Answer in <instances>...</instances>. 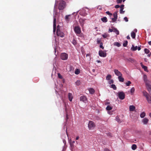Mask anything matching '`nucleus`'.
Returning <instances> with one entry per match:
<instances>
[{
  "label": "nucleus",
  "instance_id": "obj_32",
  "mask_svg": "<svg viewBox=\"0 0 151 151\" xmlns=\"http://www.w3.org/2000/svg\"><path fill=\"white\" fill-rule=\"evenodd\" d=\"M112 109V107L110 106H108L107 107H106V109L107 110H111Z\"/></svg>",
  "mask_w": 151,
  "mask_h": 151
},
{
  "label": "nucleus",
  "instance_id": "obj_33",
  "mask_svg": "<svg viewBox=\"0 0 151 151\" xmlns=\"http://www.w3.org/2000/svg\"><path fill=\"white\" fill-rule=\"evenodd\" d=\"M70 16V15H67L65 17V19L67 21H69V17Z\"/></svg>",
  "mask_w": 151,
  "mask_h": 151
},
{
  "label": "nucleus",
  "instance_id": "obj_26",
  "mask_svg": "<svg viewBox=\"0 0 151 151\" xmlns=\"http://www.w3.org/2000/svg\"><path fill=\"white\" fill-rule=\"evenodd\" d=\"M114 45L117 46V47H119L121 46V44L118 42H115L114 43Z\"/></svg>",
  "mask_w": 151,
  "mask_h": 151
},
{
  "label": "nucleus",
  "instance_id": "obj_59",
  "mask_svg": "<svg viewBox=\"0 0 151 151\" xmlns=\"http://www.w3.org/2000/svg\"><path fill=\"white\" fill-rule=\"evenodd\" d=\"M148 44L150 45H151V41L149 42Z\"/></svg>",
  "mask_w": 151,
  "mask_h": 151
},
{
  "label": "nucleus",
  "instance_id": "obj_51",
  "mask_svg": "<svg viewBox=\"0 0 151 151\" xmlns=\"http://www.w3.org/2000/svg\"><path fill=\"white\" fill-rule=\"evenodd\" d=\"M124 5L123 4L121 5V6H120V9H124Z\"/></svg>",
  "mask_w": 151,
  "mask_h": 151
},
{
  "label": "nucleus",
  "instance_id": "obj_2",
  "mask_svg": "<svg viewBox=\"0 0 151 151\" xmlns=\"http://www.w3.org/2000/svg\"><path fill=\"white\" fill-rule=\"evenodd\" d=\"M143 95L145 96L147 100L148 103L151 104V96L150 95L145 91L142 92Z\"/></svg>",
  "mask_w": 151,
  "mask_h": 151
},
{
  "label": "nucleus",
  "instance_id": "obj_31",
  "mask_svg": "<svg viewBox=\"0 0 151 151\" xmlns=\"http://www.w3.org/2000/svg\"><path fill=\"white\" fill-rule=\"evenodd\" d=\"M111 76L110 75H108L106 77V79L109 80L111 79Z\"/></svg>",
  "mask_w": 151,
  "mask_h": 151
},
{
  "label": "nucleus",
  "instance_id": "obj_24",
  "mask_svg": "<svg viewBox=\"0 0 151 151\" xmlns=\"http://www.w3.org/2000/svg\"><path fill=\"white\" fill-rule=\"evenodd\" d=\"M136 34L134 32H132L131 33V36L133 39L135 38Z\"/></svg>",
  "mask_w": 151,
  "mask_h": 151
},
{
  "label": "nucleus",
  "instance_id": "obj_22",
  "mask_svg": "<svg viewBox=\"0 0 151 151\" xmlns=\"http://www.w3.org/2000/svg\"><path fill=\"white\" fill-rule=\"evenodd\" d=\"M56 18L55 16H54L53 25V28H56Z\"/></svg>",
  "mask_w": 151,
  "mask_h": 151
},
{
  "label": "nucleus",
  "instance_id": "obj_35",
  "mask_svg": "<svg viewBox=\"0 0 151 151\" xmlns=\"http://www.w3.org/2000/svg\"><path fill=\"white\" fill-rule=\"evenodd\" d=\"M111 87L114 90H116V87L114 84L111 85Z\"/></svg>",
  "mask_w": 151,
  "mask_h": 151
},
{
  "label": "nucleus",
  "instance_id": "obj_60",
  "mask_svg": "<svg viewBox=\"0 0 151 151\" xmlns=\"http://www.w3.org/2000/svg\"><path fill=\"white\" fill-rule=\"evenodd\" d=\"M79 138V136H77V137H76V140H78V139Z\"/></svg>",
  "mask_w": 151,
  "mask_h": 151
},
{
  "label": "nucleus",
  "instance_id": "obj_34",
  "mask_svg": "<svg viewBox=\"0 0 151 151\" xmlns=\"http://www.w3.org/2000/svg\"><path fill=\"white\" fill-rule=\"evenodd\" d=\"M128 43V42L127 41H126L124 42L123 44V46L124 47H126L127 46Z\"/></svg>",
  "mask_w": 151,
  "mask_h": 151
},
{
  "label": "nucleus",
  "instance_id": "obj_62",
  "mask_svg": "<svg viewBox=\"0 0 151 151\" xmlns=\"http://www.w3.org/2000/svg\"><path fill=\"white\" fill-rule=\"evenodd\" d=\"M59 25H58L57 26V29H59Z\"/></svg>",
  "mask_w": 151,
  "mask_h": 151
},
{
  "label": "nucleus",
  "instance_id": "obj_39",
  "mask_svg": "<svg viewBox=\"0 0 151 151\" xmlns=\"http://www.w3.org/2000/svg\"><path fill=\"white\" fill-rule=\"evenodd\" d=\"M144 51L145 52L146 54H148L150 52V50L147 48H145L144 49Z\"/></svg>",
  "mask_w": 151,
  "mask_h": 151
},
{
  "label": "nucleus",
  "instance_id": "obj_50",
  "mask_svg": "<svg viewBox=\"0 0 151 151\" xmlns=\"http://www.w3.org/2000/svg\"><path fill=\"white\" fill-rule=\"evenodd\" d=\"M113 28H112V29H109V32H113Z\"/></svg>",
  "mask_w": 151,
  "mask_h": 151
},
{
  "label": "nucleus",
  "instance_id": "obj_6",
  "mask_svg": "<svg viewBox=\"0 0 151 151\" xmlns=\"http://www.w3.org/2000/svg\"><path fill=\"white\" fill-rule=\"evenodd\" d=\"M118 96L119 99L123 100L125 98V95L124 92L122 91L119 92L118 93Z\"/></svg>",
  "mask_w": 151,
  "mask_h": 151
},
{
  "label": "nucleus",
  "instance_id": "obj_28",
  "mask_svg": "<svg viewBox=\"0 0 151 151\" xmlns=\"http://www.w3.org/2000/svg\"><path fill=\"white\" fill-rule=\"evenodd\" d=\"M80 73V72L79 69H76L75 71V73L76 74L78 75Z\"/></svg>",
  "mask_w": 151,
  "mask_h": 151
},
{
  "label": "nucleus",
  "instance_id": "obj_23",
  "mask_svg": "<svg viewBox=\"0 0 151 151\" xmlns=\"http://www.w3.org/2000/svg\"><path fill=\"white\" fill-rule=\"evenodd\" d=\"M101 20L104 22H107V18L106 17H104L101 18Z\"/></svg>",
  "mask_w": 151,
  "mask_h": 151
},
{
  "label": "nucleus",
  "instance_id": "obj_45",
  "mask_svg": "<svg viewBox=\"0 0 151 151\" xmlns=\"http://www.w3.org/2000/svg\"><path fill=\"white\" fill-rule=\"evenodd\" d=\"M100 47L102 49H103L104 48V47L103 46V43L102 42H101L100 44Z\"/></svg>",
  "mask_w": 151,
  "mask_h": 151
},
{
  "label": "nucleus",
  "instance_id": "obj_12",
  "mask_svg": "<svg viewBox=\"0 0 151 151\" xmlns=\"http://www.w3.org/2000/svg\"><path fill=\"white\" fill-rule=\"evenodd\" d=\"M114 72L115 74L117 76H122V73L119 71L118 70H114Z\"/></svg>",
  "mask_w": 151,
  "mask_h": 151
},
{
  "label": "nucleus",
  "instance_id": "obj_16",
  "mask_svg": "<svg viewBox=\"0 0 151 151\" xmlns=\"http://www.w3.org/2000/svg\"><path fill=\"white\" fill-rule=\"evenodd\" d=\"M135 109V107L133 105H131L129 107V111H133Z\"/></svg>",
  "mask_w": 151,
  "mask_h": 151
},
{
  "label": "nucleus",
  "instance_id": "obj_21",
  "mask_svg": "<svg viewBox=\"0 0 151 151\" xmlns=\"http://www.w3.org/2000/svg\"><path fill=\"white\" fill-rule=\"evenodd\" d=\"M122 76H120L118 77L119 81L121 82H123L124 80V78L122 77Z\"/></svg>",
  "mask_w": 151,
  "mask_h": 151
},
{
  "label": "nucleus",
  "instance_id": "obj_11",
  "mask_svg": "<svg viewBox=\"0 0 151 151\" xmlns=\"http://www.w3.org/2000/svg\"><path fill=\"white\" fill-rule=\"evenodd\" d=\"M86 19L82 18H80L79 20V22L81 26L83 27L85 24V21Z\"/></svg>",
  "mask_w": 151,
  "mask_h": 151
},
{
  "label": "nucleus",
  "instance_id": "obj_41",
  "mask_svg": "<svg viewBox=\"0 0 151 151\" xmlns=\"http://www.w3.org/2000/svg\"><path fill=\"white\" fill-rule=\"evenodd\" d=\"M131 83V82L130 81H128V82L126 83V84L127 86H130V85Z\"/></svg>",
  "mask_w": 151,
  "mask_h": 151
},
{
  "label": "nucleus",
  "instance_id": "obj_52",
  "mask_svg": "<svg viewBox=\"0 0 151 151\" xmlns=\"http://www.w3.org/2000/svg\"><path fill=\"white\" fill-rule=\"evenodd\" d=\"M119 7H120L119 5H116L115 6V7L116 9L118 8H119Z\"/></svg>",
  "mask_w": 151,
  "mask_h": 151
},
{
  "label": "nucleus",
  "instance_id": "obj_30",
  "mask_svg": "<svg viewBox=\"0 0 151 151\" xmlns=\"http://www.w3.org/2000/svg\"><path fill=\"white\" fill-rule=\"evenodd\" d=\"M137 148V146L135 144H133L132 145V149L133 150H135Z\"/></svg>",
  "mask_w": 151,
  "mask_h": 151
},
{
  "label": "nucleus",
  "instance_id": "obj_4",
  "mask_svg": "<svg viewBox=\"0 0 151 151\" xmlns=\"http://www.w3.org/2000/svg\"><path fill=\"white\" fill-rule=\"evenodd\" d=\"M74 30L76 35L79 36H80L81 32L80 27L79 26H76L74 28Z\"/></svg>",
  "mask_w": 151,
  "mask_h": 151
},
{
  "label": "nucleus",
  "instance_id": "obj_10",
  "mask_svg": "<svg viewBox=\"0 0 151 151\" xmlns=\"http://www.w3.org/2000/svg\"><path fill=\"white\" fill-rule=\"evenodd\" d=\"M99 55L101 57H105L106 56V52H104L102 50H100L99 51Z\"/></svg>",
  "mask_w": 151,
  "mask_h": 151
},
{
  "label": "nucleus",
  "instance_id": "obj_36",
  "mask_svg": "<svg viewBox=\"0 0 151 151\" xmlns=\"http://www.w3.org/2000/svg\"><path fill=\"white\" fill-rule=\"evenodd\" d=\"M72 42L74 45H76L77 44L76 41L74 39L73 40Z\"/></svg>",
  "mask_w": 151,
  "mask_h": 151
},
{
  "label": "nucleus",
  "instance_id": "obj_42",
  "mask_svg": "<svg viewBox=\"0 0 151 151\" xmlns=\"http://www.w3.org/2000/svg\"><path fill=\"white\" fill-rule=\"evenodd\" d=\"M123 9H120V14H123L124 13L125 11H123Z\"/></svg>",
  "mask_w": 151,
  "mask_h": 151
},
{
  "label": "nucleus",
  "instance_id": "obj_53",
  "mask_svg": "<svg viewBox=\"0 0 151 151\" xmlns=\"http://www.w3.org/2000/svg\"><path fill=\"white\" fill-rule=\"evenodd\" d=\"M127 38L128 39H130V37L129 36V35H128L127 37Z\"/></svg>",
  "mask_w": 151,
  "mask_h": 151
},
{
  "label": "nucleus",
  "instance_id": "obj_3",
  "mask_svg": "<svg viewBox=\"0 0 151 151\" xmlns=\"http://www.w3.org/2000/svg\"><path fill=\"white\" fill-rule=\"evenodd\" d=\"M65 2L63 1H60L59 4L58 9L59 10H62L63 9L65 6Z\"/></svg>",
  "mask_w": 151,
  "mask_h": 151
},
{
  "label": "nucleus",
  "instance_id": "obj_7",
  "mask_svg": "<svg viewBox=\"0 0 151 151\" xmlns=\"http://www.w3.org/2000/svg\"><path fill=\"white\" fill-rule=\"evenodd\" d=\"M95 127L94 123L92 121H90L88 124V127L89 129H91Z\"/></svg>",
  "mask_w": 151,
  "mask_h": 151
},
{
  "label": "nucleus",
  "instance_id": "obj_46",
  "mask_svg": "<svg viewBox=\"0 0 151 151\" xmlns=\"http://www.w3.org/2000/svg\"><path fill=\"white\" fill-rule=\"evenodd\" d=\"M117 19L115 18H112V21L113 22H115L116 21Z\"/></svg>",
  "mask_w": 151,
  "mask_h": 151
},
{
  "label": "nucleus",
  "instance_id": "obj_17",
  "mask_svg": "<svg viewBox=\"0 0 151 151\" xmlns=\"http://www.w3.org/2000/svg\"><path fill=\"white\" fill-rule=\"evenodd\" d=\"M65 110L66 112V120H67L68 119V115L67 112V107H66V104H65Z\"/></svg>",
  "mask_w": 151,
  "mask_h": 151
},
{
  "label": "nucleus",
  "instance_id": "obj_48",
  "mask_svg": "<svg viewBox=\"0 0 151 151\" xmlns=\"http://www.w3.org/2000/svg\"><path fill=\"white\" fill-rule=\"evenodd\" d=\"M122 0H117L116 2L117 4H120L122 2Z\"/></svg>",
  "mask_w": 151,
  "mask_h": 151
},
{
  "label": "nucleus",
  "instance_id": "obj_54",
  "mask_svg": "<svg viewBox=\"0 0 151 151\" xmlns=\"http://www.w3.org/2000/svg\"><path fill=\"white\" fill-rule=\"evenodd\" d=\"M138 50H141V47H137V48Z\"/></svg>",
  "mask_w": 151,
  "mask_h": 151
},
{
  "label": "nucleus",
  "instance_id": "obj_56",
  "mask_svg": "<svg viewBox=\"0 0 151 151\" xmlns=\"http://www.w3.org/2000/svg\"><path fill=\"white\" fill-rule=\"evenodd\" d=\"M104 151H110L108 149H104Z\"/></svg>",
  "mask_w": 151,
  "mask_h": 151
},
{
  "label": "nucleus",
  "instance_id": "obj_14",
  "mask_svg": "<svg viewBox=\"0 0 151 151\" xmlns=\"http://www.w3.org/2000/svg\"><path fill=\"white\" fill-rule=\"evenodd\" d=\"M88 91H89V93L91 94H93L95 92V90L92 88H90L88 89Z\"/></svg>",
  "mask_w": 151,
  "mask_h": 151
},
{
  "label": "nucleus",
  "instance_id": "obj_8",
  "mask_svg": "<svg viewBox=\"0 0 151 151\" xmlns=\"http://www.w3.org/2000/svg\"><path fill=\"white\" fill-rule=\"evenodd\" d=\"M57 35L58 36L61 37H63L64 36V33L60 31L59 29H58L57 31Z\"/></svg>",
  "mask_w": 151,
  "mask_h": 151
},
{
  "label": "nucleus",
  "instance_id": "obj_64",
  "mask_svg": "<svg viewBox=\"0 0 151 151\" xmlns=\"http://www.w3.org/2000/svg\"><path fill=\"white\" fill-rule=\"evenodd\" d=\"M97 62H98V63H100V62H101V61H100V60H98V61H97Z\"/></svg>",
  "mask_w": 151,
  "mask_h": 151
},
{
  "label": "nucleus",
  "instance_id": "obj_44",
  "mask_svg": "<svg viewBox=\"0 0 151 151\" xmlns=\"http://www.w3.org/2000/svg\"><path fill=\"white\" fill-rule=\"evenodd\" d=\"M58 76L59 78H60V79L63 78V77H62V76H61L60 73H58Z\"/></svg>",
  "mask_w": 151,
  "mask_h": 151
},
{
  "label": "nucleus",
  "instance_id": "obj_18",
  "mask_svg": "<svg viewBox=\"0 0 151 151\" xmlns=\"http://www.w3.org/2000/svg\"><path fill=\"white\" fill-rule=\"evenodd\" d=\"M148 122V119L146 118H145L143 119L142 120V122H143L144 124H147Z\"/></svg>",
  "mask_w": 151,
  "mask_h": 151
},
{
  "label": "nucleus",
  "instance_id": "obj_9",
  "mask_svg": "<svg viewBox=\"0 0 151 151\" xmlns=\"http://www.w3.org/2000/svg\"><path fill=\"white\" fill-rule=\"evenodd\" d=\"M80 100L81 101L86 103L87 99L86 96H82L80 97Z\"/></svg>",
  "mask_w": 151,
  "mask_h": 151
},
{
  "label": "nucleus",
  "instance_id": "obj_29",
  "mask_svg": "<svg viewBox=\"0 0 151 151\" xmlns=\"http://www.w3.org/2000/svg\"><path fill=\"white\" fill-rule=\"evenodd\" d=\"M102 36L104 38H106L107 37H109V35L107 33H104L103 35H102Z\"/></svg>",
  "mask_w": 151,
  "mask_h": 151
},
{
  "label": "nucleus",
  "instance_id": "obj_63",
  "mask_svg": "<svg viewBox=\"0 0 151 151\" xmlns=\"http://www.w3.org/2000/svg\"><path fill=\"white\" fill-rule=\"evenodd\" d=\"M149 115L150 117L151 118V113H150L149 114Z\"/></svg>",
  "mask_w": 151,
  "mask_h": 151
},
{
  "label": "nucleus",
  "instance_id": "obj_5",
  "mask_svg": "<svg viewBox=\"0 0 151 151\" xmlns=\"http://www.w3.org/2000/svg\"><path fill=\"white\" fill-rule=\"evenodd\" d=\"M68 55L65 53H62L60 55V58L63 60H65L67 59Z\"/></svg>",
  "mask_w": 151,
  "mask_h": 151
},
{
  "label": "nucleus",
  "instance_id": "obj_55",
  "mask_svg": "<svg viewBox=\"0 0 151 151\" xmlns=\"http://www.w3.org/2000/svg\"><path fill=\"white\" fill-rule=\"evenodd\" d=\"M97 43H99L101 42V41L100 40H97Z\"/></svg>",
  "mask_w": 151,
  "mask_h": 151
},
{
  "label": "nucleus",
  "instance_id": "obj_40",
  "mask_svg": "<svg viewBox=\"0 0 151 151\" xmlns=\"http://www.w3.org/2000/svg\"><path fill=\"white\" fill-rule=\"evenodd\" d=\"M76 84L77 86H78L80 84L81 82L79 80H77L76 82Z\"/></svg>",
  "mask_w": 151,
  "mask_h": 151
},
{
  "label": "nucleus",
  "instance_id": "obj_37",
  "mask_svg": "<svg viewBox=\"0 0 151 151\" xmlns=\"http://www.w3.org/2000/svg\"><path fill=\"white\" fill-rule=\"evenodd\" d=\"M113 16H114V18H115L117 19V13L116 12H115L113 14Z\"/></svg>",
  "mask_w": 151,
  "mask_h": 151
},
{
  "label": "nucleus",
  "instance_id": "obj_43",
  "mask_svg": "<svg viewBox=\"0 0 151 151\" xmlns=\"http://www.w3.org/2000/svg\"><path fill=\"white\" fill-rule=\"evenodd\" d=\"M106 13L108 15H109V16H112V14L111 13H110L109 11H107L106 12Z\"/></svg>",
  "mask_w": 151,
  "mask_h": 151
},
{
  "label": "nucleus",
  "instance_id": "obj_58",
  "mask_svg": "<svg viewBox=\"0 0 151 151\" xmlns=\"http://www.w3.org/2000/svg\"><path fill=\"white\" fill-rule=\"evenodd\" d=\"M56 28H53V31L54 32H55V30H56Z\"/></svg>",
  "mask_w": 151,
  "mask_h": 151
},
{
  "label": "nucleus",
  "instance_id": "obj_27",
  "mask_svg": "<svg viewBox=\"0 0 151 151\" xmlns=\"http://www.w3.org/2000/svg\"><path fill=\"white\" fill-rule=\"evenodd\" d=\"M145 116V113L144 112H143L140 114V116L142 118H144Z\"/></svg>",
  "mask_w": 151,
  "mask_h": 151
},
{
  "label": "nucleus",
  "instance_id": "obj_47",
  "mask_svg": "<svg viewBox=\"0 0 151 151\" xmlns=\"http://www.w3.org/2000/svg\"><path fill=\"white\" fill-rule=\"evenodd\" d=\"M116 120L117 121V122H120V119L118 117H116Z\"/></svg>",
  "mask_w": 151,
  "mask_h": 151
},
{
  "label": "nucleus",
  "instance_id": "obj_20",
  "mask_svg": "<svg viewBox=\"0 0 151 151\" xmlns=\"http://www.w3.org/2000/svg\"><path fill=\"white\" fill-rule=\"evenodd\" d=\"M137 47H138L137 46L135 47L134 45H132L131 49L132 51H135L137 49Z\"/></svg>",
  "mask_w": 151,
  "mask_h": 151
},
{
  "label": "nucleus",
  "instance_id": "obj_1",
  "mask_svg": "<svg viewBox=\"0 0 151 151\" xmlns=\"http://www.w3.org/2000/svg\"><path fill=\"white\" fill-rule=\"evenodd\" d=\"M144 80L148 91L150 93L151 92V85L149 83V81L147 79V77L146 75L144 76Z\"/></svg>",
  "mask_w": 151,
  "mask_h": 151
},
{
  "label": "nucleus",
  "instance_id": "obj_49",
  "mask_svg": "<svg viewBox=\"0 0 151 151\" xmlns=\"http://www.w3.org/2000/svg\"><path fill=\"white\" fill-rule=\"evenodd\" d=\"M124 20L126 22H128V19L126 17L124 18Z\"/></svg>",
  "mask_w": 151,
  "mask_h": 151
},
{
  "label": "nucleus",
  "instance_id": "obj_25",
  "mask_svg": "<svg viewBox=\"0 0 151 151\" xmlns=\"http://www.w3.org/2000/svg\"><path fill=\"white\" fill-rule=\"evenodd\" d=\"M126 60L129 62H134V60L133 59L131 58H127L126 59Z\"/></svg>",
  "mask_w": 151,
  "mask_h": 151
},
{
  "label": "nucleus",
  "instance_id": "obj_13",
  "mask_svg": "<svg viewBox=\"0 0 151 151\" xmlns=\"http://www.w3.org/2000/svg\"><path fill=\"white\" fill-rule=\"evenodd\" d=\"M111 28H113V32L115 33L117 35H119V32L116 28H114L113 27H112Z\"/></svg>",
  "mask_w": 151,
  "mask_h": 151
},
{
  "label": "nucleus",
  "instance_id": "obj_15",
  "mask_svg": "<svg viewBox=\"0 0 151 151\" xmlns=\"http://www.w3.org/2000/svg\"><path fill=\"white\" fill-rule=\"evenodd\" d=\"M68 98L69 100L71 101H72V100L73 98L72 94L70 93H69L68 94Z\"/></svg>",
  "mask_w": 151,
  "mask_h": 151
},
{
  "label": "nucleus",
  "instance_id": "obj_61",
  "mask_svg": "<svg viewBox=\"0 0 151 151\" xmlns=\"http://www.w3.org/2000/svg\"><path fill=\"white\" fill-rule=\"evenodd\" d=\"M92 72H94H94H95V69H92Z\"/></svg>",
  "mask_w": 151,
  "mask_h": 151
},
{
  "label": "nucleus",
  "instance_id": "obj_57",
  "mask_svg": "<svg viewBox=\"0 0 151 151\" xmlns=\"http://www.w3.org/2000/svg\"><path fill=\"white\" fill-rule=\"evenodd\" d=\"M113 82H114V81H113V80H112L110 81V83L111 84V83H113Z\"/></svg>",
  "mask_w": 151,
  "mask_h": 151
},
{
  "label": "nucleus",
  "instance_id": "obj_19",
  "mask_svg": "<svg viewBox=\"0 0 151 151\" xmlns=\"http://www.w3.org/2000/svg\"><path fill=\"white\" fill-rule=\"evenodd\" d=\"M141 66L142 68L144 69V70L146 71H147V66L143 65L142 63H140Z\"/></svg>",
  "mask_w": 151,
  "mask_h": 151
},
{
  "label": "nucleus",
  "instance_id": "obj_38",
  "mask_svg": "<svg viewBox=\"0 0 151 151\" xmlns=\"http://www.w3.org/2000/svg\"><path fill=\"white\" fill-rule=\"evenodd\" d=\"M134 91H135L134 88V87H132V88H131V89L130 92L132 94L134 92Z\"/></svg>",
  "mask_w": 151,
  "mask_h": 151
}]
</instances>
